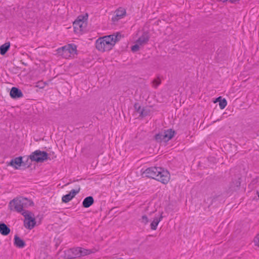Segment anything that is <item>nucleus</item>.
<instances>
[{
  "label": "nucleus",
  "instance_id": "423d86ee",
  "mask_svg": "<svg viewBox=\"0 0 259 259\" xmlns=\"http://www.w3.org/2000/svg\"><path fill=\"white\" fill-rule=\"evenodd\" d=\"M29 158L33 161L43 162L48 159V154L45 151L37 150L30 155Z\"/></svg>",
  "mask_w": 259,
  "mask_h": 259
},
{
  "label": "nucleus",
  "instance_id": "f03ea898",
  "mask_svg": "<svg viewBox=\"0 0 259 259\" xmlns=\"http://www.w3.org/2000/svg\"><path fill=\"white\" fill-rule=\"evenodd\" d=\"M143 175L166 184L169 181L170 176L169 172L161 167H150L146 169Z\"/></svg>",
  "mask_w": 259,
  "mask_h": 259
},
{
  "label": "nucleus",
  "instance_id": "7ed1b4c3",
  "mask_svg": "<svg viewBox=\"0 0 259 259\" xmlns=\"http://www.w3.org/2000/svg\"><path fill=\"white\" fill-rule=\"evenodd\" d=\"M32 204L33 202L30 200L25 197H20L11 200L9 203V207L11 210L16 211L22 214L23 211H27L24 209V208Z\"/></svg>",
  "mask_w": 259,
  "mask_h": 259
},
{
  "label": "nucleus",
  "instance_id": "4468645a",
  "mask_svg": "<svg viewBox=\"0 0 259 259\" xmlns=\"http://www.w3.org/2000/svg\"><path fill=\"white\" fill-rule=\"evenodd\" d=\"M149 36L148 33H144L143 34L138 38V39L137 40V42L141 46H142L147 44L149 41Z\"/></svg>",
  "mask_w": 259,
  "mask_h": 259
},
{
  "label": "nucleus",
  "instance_id": "20e7f679",
  "mask_svg": "<svg viewBox=\"0 0 259 259\" xmlns=\"http://www.w3.org/2000/svg\"><path fill=\"white\" fill-rule=\"evenodd\" d=\"M58 51L65 58H72L76 54L77 47L74 44H68L58 49Z\"/></svg>",
  "mask_w": 259,
  "mask_h": 259
},
{
  "label": "nucleus",
  "instance_id": "9d476101",
  "mask_svg": "<svg viewBox=\"0 0 259 259\" xmlns=\"http://www.w3.org/2000/svg\"><path fill=\"white\" fill-rule=\"evenodd\" d=\"M115 13V15L112 19L114 21H117L125 16L126 11L123 8H119L116 10Z\"/></svg>",
  "mask_w": 259,
  "mask_h": 259
},
{
  "label": "nucleus",
  "instance_id": "0eeeda50",
  "mask_svg": "<svg viewBox=\"0 0 259 259\" xmlns=\"http://www.w3.org/2000/svg\"><path fill=\"white\" fill-rule=\"evenodd\" d=\"M74 32L79 33L83 31L87 26V22L84 17H78L73 24Z\"/></svg>",
  "mask_w": 259,
  "mask_h": 259
},
{
  "label": "nucleus",
  "instance_id": "39448f33",
  "mask_svg": "<svg viewBox=\"0 0 259 259\" xmlns=\"http://www.w3.org/2000/svg\"><path fill=\"white\" fill-rule=\"evenodd\" d=\"M22 214L24 217V225L28 229L31 230L34 228L36 224L35 218L33 214L29 211H23Z\"/></svg>",
  "mask_w": 259,
  "mask_h": 259
},
{
  "label": "nucleus",
  "instance_id": "2eb2a0df",
  "mask_svg": "<svg viewBox=\"0 0 259 259\" xmlns=\"http://www.w3.org/2000/svg\"><path fill=\"white\" fill-rule=\"evenodd\" d=\"M14 245L18 248H22L24 247L26 244L24 240L21 239L17 235H15L14 237Z\"/></svg>",
  "mask_w": 259,
  "mask_h": 259
},
{
  "label": "nucleus",
  "instance_id": "cd10ccee",
  "mask_svg": "<svg viewBox=\"0 0 259 259\" xmlns=\"http://www.w3.org/2000/svg\"><path fill=\"white\" fill-rule=\"evenodd\" d=\"M135 109L136 111L139 113L141 109H142L141 106L139 105L138 103H136L134 105Z\"/></svg>",
  "mask_w": 259,
  "mask_h": 259
},
{
  "label": "nucleus",
  "instance_id": "a211bd4d",
  "mask_svg": "<svg viewBox=\"0 0 259 259\" xmlns=\"http://www.w3.org/2000/svg\"><path fill=\"white\" fill-rule=\"evenodd\" d=\"M94 203V199L92 196H88L84 198L82 202V205L85 208L89 207Z\"/></svg>",
  "mask_w": 259,
  "mask_h": 259
},
{
  "label": "nucleus",
  "instance_id": "5701e85b",
  "mask_svg": "<svg viewBox=\"0 0 259 259\" xmlns=\"http://www.w3.org/2000/svg\"><path fill=\"white\" fill-rule=\"evenodd\" d=\"M227 103L226 100L224 99L219 102V106L221 109H223L227 106Z\"/></svg>",
  "mask_w": 259,
  "mask_h": 259
},
{
  "label": "nucleus",
  "instance_id": "a878e982",
  "mask_svg": "<svg viewBox=\"0 0 259 259\" xmlns=\"http://www.w3.org/2000/svg\"><path fill=\"white\" fill-rule=\"evenodd\" d=\"M140 46H141L138 43H137V42L136 41V44L135 45H134L133 46H132V51L136 52V51H138L140 49Z\"/></svg>",
  "mask_w": 259,
  "mask_h": 259
},
{
  "label": "nucleus",
  "instance_id": "c756f323",
  "mask_svg": "<svg viewBox=\"0 0 259 259\" xmlns=\"http://www.w3.org/2000/svg\"><path fill=\"white\" fill-rule=\"evenodd\" d=\"M36 86H37V87H39L40 88H42L44 87H42V86L41 87V84H38V85H37Z\"/></svg>",
  "mask_w": 259,
  "mask_h": 259
},
{
  "label": "nucleus",
  "instance_id": "bb28decb",
  "mask_svg": "<svg viewBox=\"0 0 259 259\" xmlns=\"http://www.w3.org/2000/svg\"><path fill=\"white\" fill-rule=\"evenodd\" d=\"M254 243L255 246L259 247V233L254 237Z\"/></svg>",
  "mask_w": 259,
  "mask_h": 259
},
{
  "label": "nucleus",
  "instance_id": "1a4fd4ad",
  "mask_svg": "<svg viewBox=\"0 0 259 259\" xmlns=\"http://www.w3.org/2000/svg\"><path fill=\"white\" fill-rule=\"evenodd\" d=\"M80 189L76 190L72 189L69 193L64 195L62 198V200L63 202L67 203L70 201L79 192Z\"/></svg>",
  "mask_w": 259,
  "mask_h": 259
},
{
  "label": "nucleus",
  "instance_id": "f3484780",
  "mask_svg": "<svg viewBox=\"0 0 259 259\" xmlns=\"http://www.w3.org/2000/svg\"><path fill=\"white\" fill-rule=\"evenodd\" d=\"M10 232V229L5 223H0V233L2 235L7 236Z\"/></svg>",
  "mask_w": 259,
  "mask_h": 259
},
{
  "label": "nucleus",
  "instance_id": "b1692460",
  "mask_svg": "<svg viewBox=\"0 0 259 259\" xmlns=\"http://www.w3.org/2000/svg\"><path fill=\"white\" fill-rule=\"evenodd\" d=\"M139 113L141 116L144 117L148 114V111L146 108H142Z\"/></svg>",
  "mask_w": 259,
  "mask_h": 259
},
{
  "label": "nucleus",
  "instance_id": "f8f14e48",
  "mask_svg": "<svg viewBox=\"0 0 259 259\" xmlns=\"http://www.w3.org/2000/svg\"><path fill=\"white\" fill-rule=\"evenodd\" d=\"M22 163V157L21 156L13 159L10 161L9 165L12 166L15 169H18Z\"/></svg>",
  "mask_w": 259,
  "mask_h": 259
},
{
  "label": "nucleus",
  "instance_id": "412c9836",
  "mask_svg": "<svg viewBox=\"0 0 259 259\" xmlns=\"http://www.w3.org/2000/svg\"><path fill=\"white\" fill-rule=\"evenodd\" d=\"M161 83V80L159 77L154 79L152 81V86L154 88H157V87Z\"/></svg>",
  "mask_w": 259,
  "mask_h": 259
},
{
  "label": "nucleus",
  "instance_id": "4be33fe9",
  "mask_svg": "<svg viewBox=\"0 0 259 259\" xmlns=\"http://www.w3.org/2000/svg\"><path fill=\"white\" fill-rule=\"evenodd\" d=\"M155 139L156 141L158 142H161L162 141L164 142V138L162 133L156 134L155 136Z\"/></svg>",
  "mask_w": 259,
  "mask_h": 259
},
{
  "label": "nucleus",
  "instance_id": "6ab92c4d",
  "mask_svg": "<svg viewBox=\"0 0 259 259\" xmlns=\"http://www.w3.org/2000/svg\"><path fill=\"white\" fill-rule=\"evenodd\" d=\"M77 247L79 257L89 255L93 252L91 249H87L80 247Z\"/></svg>",
  "mask_w": 259,
  "mask_h": 259
},
{
  "label": "nucleus",
  "instance_id": "393cba45",
  "mask_svg": "<svg viewBox=\"0 0 259 259\" xmlns=\"http://www.w3.org/2000/svg\"><path fill=\"white\" fill-rule=\"evenodd\" d=\"M149 222V220L147 215H143L141 219V222L143 223L144 224H147Z\"/></svg>",
  "mask_w": 259,
  "mask_h": 259
},
{
  "label": "nucleus",
  "instance_id": "dca6fc26",
  "mask_svg": "<svg viewBox=\"0 0 259 259\" xmlns=\"http://www.w3.org/2000/svg\"><path fill=\"white\" fill-rule=\"evenodd\" d=\"M163 216L162 213L159 217H155L150 224L151 229L153 230H155L157 229L159 223L162 220Z\"/></svg>",
  "mask_w": 259,
  "mask_h": 259
},
{
  "label": "nucleus",
  "instance_id": "ddd939ff",
  "mask_svg": "<svg viewBox=\"0 0 259 259\" xmlns=\"http://www.w3.org/2000/svg\"><path fill=\"white\" fill-rule=\"evenodd\" d=\"M10 96L12 98H20L23 97V93L20 90L13 87L10 91Z\"/></svg>",
  "mask_w": 259,
  "mask_h": 259
},
{
  "label": "nucleus",
  "instance_id": "f257e3e1",
  "mask_svg": "<svg viewBox=\"0 0 259 259\" xmlns=\"http://www.w3.org/2000/svg\"><path fill=\"white\" fill-rule=\"evenodd\" d=\"M120 38L121 34L119 32L100 37L96 41V49L102 52L108 51L112 49Z\"/></svg>",
  "mask_w": 259,
  "mask_h": 259
},
{
  "label": "nucleus",
  "instance_id": "c85d7f7f",
  "mask_svg": "<svg viewBox=\"0 0 259 259\" xmlns=\"http://www.w3.org/2000/svg\"><path fill=\"white\" fill-rule=\"evenodd\" d=\"M239 1V0H225V1H224V2H226V1H229L231 3H235V2Z\"/></svg>",
  "mask_w": 259,
  "mask_h": 259
},
{
  "label": "nucleus",
  "instance_id": "9b49d317",
  "mask_svg": "<svg viewBox=\"0 0 259 259\" xmlns=\"http://www.w3.org/2000/svg\"><path fill=\"white\" fill-rule=\"evenodd\" d=\"M164 142H166L171 139L175 135V132L171 129H168L162 132Z\"/></svg>",
  "mask_w": 259,
  "mask_h": 259
},
{
  "label": "nucleus",
  "instance_id": "6e6552de",
  "mask_svg": "<svg viewBox=\"0 0 259 259\" xmlns=\"http://www.w3.org/2000/svg\"><path fill=\"white\" fill-rule=\"evenodd\" d=\"M65 256L67 259H73L78 257V247L70 249L65 252Z\"/></svg>",
  "mask_w": 259,
  "mask_h": 259
},
{
  "label": "nucleus",
  "instance_id": "aec40b11",
  "mask_svg": "<svg viewBox=\"0 0 259 259\" xmlns=\"http://www.w3.org/2000/svg\"><path fill=\"white\" fill-rule=\"evenodd\" d=\"M10 47V42H7L0 47V54L2 55H5Z\"/></svg>",
  "mask_w": 259,
  "mask_h": 259
}]
</instances>
